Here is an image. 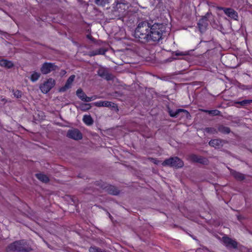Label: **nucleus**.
<instances>
[{
  "label": "nucleus",
  "mask_w": 252,
  "mask_h": 252,
  "mask_svg": "<svg viewBox=\"0 0 252 252\" xmlns=\"http://www.w3.org/2000/svg\"><path fill=\"white\" fill-rule=\"evenodd\" d=\"M166 32V27L163 24H152L147 21H142L138 24L134 35L135 39L141 43L150 41L158 42L163 38Z\"/></svg>",
  "instance_id": "1"
},
{
  "label": "nucleus",
  "mask_w": 252,
  "mask_h": 252,
  "mask_svg": "<svg viewBox=\"0 0 252 252\" xmlns=\"http://www.w3.org/2000/svg\"><path fill=\"white\" fill-rule=\"evenodd\" d=\"M128 7L124 3H117L110 14V17L112 19L123 20L127 14Z\"/></svg>",
  "instance_id": "2"
},
{
  "label": "nucleus",
  "mask_w": 252,
  "mask_h": 252,
  "mask_svg": "<svg viewBox=\"0 0 252 252\" xmlns=\"http://www.w3.org/2000/svg\"><path fill=\"white\" fill-rule=\"evenodd\" d=\"M32 248L24 240L15 241L9 245L6 248L7 252H30Z\"/></svg>",
  "instance_id": "3"
},
{
  "label": "nucleus",
  "mask_w": 252,
  "mask_h": 252,
  "mask_svg": "<svg viewBox=\"0 0 252 252\" xmlns=\"http://www.w3.org/2000/svg\"><path fill=\"white\" fill-rule=\"evenodd\" d=\"M162 165L164 166H170L175 168H181L184 165L183 162L177 157H171L165 159L162 163Z\"/></svg>",
  "instance_id": "4"
},
{
  "label": "nucleus",
  "mask_w": 252,
  "mask_h": 252,
  "mask_svg": "<svg viewBox=\"0 0 252 252\" xmlns=\"http://www.w3.org/2000/svg\"><path fill=\"white\" fill-rule=\"evenodd\" d=\"M211 15V13H207L205 16H203L201 19L199 20L197 23L198 28L201 33L205 32L208 27V18Z\"/></svg>",
  "instance_id": "5"
},
{
  "label": "nucleus",
  "mask_w": 252,
  "mask_h": 252,
  "mask_svg": "<svg viewBox=\"0 0 252 252\" xmlns=\"http://www.w3.org/2000/svg\"><path fill=\"white\" fill-rule=\"evenodd\" d=\"M97 72L99 76L107 81L112 80L114 79V76L109 73L108 69L102 66H99Z\"/></svg>",
  "instance_id": "6"
},
{
  "label": "nucleus",
  "mask_w": 252,
  "mask_h": 252,
  "mask_svg": "<svg viewBox=\"0 0 252 252\" xmlns=\"http://www.w3.org/2000/svg\"><path fill=\"white\" fill-rule=\"evenodd\" d=\"M58 69V66L52 63H44L41 67L40 71L43 74L49 73L52 71H55Z\"/></svg>",
  "instance_id": "7"
},
{
  "label": "nucleus",
  "mask_w": 252,
  "mask_h": 252,
  "mask_svg": "<svg viewBox=\"0 0 252 252\" xmlns=\"http://www.w3.org/2000/svg\"><path fill=\"white\" fill-rule=\"evenodd\" d=\"M55 85V81L52 78H49L40 86L41 92L44 94L49 92Z\"/></svg>",
  "instance_id": "8"
},
{
  "label": "nucleus",
  "mask_w": 252,
  "mask_h": 252,
  "mask_svg": "<svg viewBox=\"0 0 252 252\" xmlns=\"http://www.w3.org/2000/svg\"><path fill=\"white\" fill-rule=\"evenodd\" d=\"M67 137L74 140H80L82 138L81 132L76 128H73L68 130L66 134Z\"/></svg>",
  "instance_id": "9"
},
{
  "label": "nucleus",
  "mask_w": 252,
  "mask_h": 252,
  "mask_svg": "<svg viewBox=\"0 0 252 252\" xmlns=\"http://www.w3.org/2000/svg\"><path fill=\"white\" fill-rule=\"evenodd\" d=\"M222 241L225 246L229 249H237L238 243L235 240L227 236H223L222 238Z\"/></svg>",
  "instance_id": "10"
},
{
  "label": "nucleus",
  "mask_w": 252,
  "mask_h": 252,
  "mask_svg": "<svg viewBox=\"0 0 252 252\" xmlns=\"http://www.w3.org/2000/svg\"><path fill=\"white\" fill-rule=\"evenodd\" d=\"M189 158L192 161L195 162L199 163L204 165L208 164V161L207 158L195 154H191L189 155Z\"/></svg>",
  "instance_id": "11"
},
{
  "label": "nucleus",
  "mask_w": 252,
  "mask_h": 252,
  "mask_svg": "<svg viewBox=\"0 0 252 252\" xmlns=\"http://www.w3.org/2000/svg\"><path fill=\"white\" fill-rule=\"evenodd\" d=\"M94 105L95 106L97 107H110V108H113L115 109H117L118 110V109L117 108V106L114 103L110 101H100L98 102H96L94 103Z\"/></svg>",
  "instance_id": "12"
},
{
  "label": "nucleus",
  "mask_w": 252,
  "mask_h": 252,
  "mask_svg": "<svg viewBox=\"0 0 252 252\" xmlns=\"http://www.w3.org/2000/svg\"><path fill=\"white\" fill-rule=\"evenodd\" d=\"M75 76L74 75H71L67 80L65 85L61 88L59 91L61 92H65L67 90L70 88L72 82L74 81Z\"/></svg>",
  "instance_id": "13"
},
{
  "label": "nucleus",
  "mask_w": 252,
  "mask_h": 252,
  "mask_svg": "<svg viewBox=\"0 0 252 252\" xmlns=\"http://www.w3.org/2000/svg\"><path fill=\"white\" fill-rule=\"evenodd\" d=\"M168 112L170 116L172 117L176 118L179 116L181 113H182L184 115L186 116L187 118L189 116V114L188 111L182 109H177L175 111H174L172 110H169Z\"/></svg>",
  "instance_id": "14"
},
{
  "label": "nucleus",
  "mask_w": 252,
  "mask_h": 252,
  "mask_svg": "<svg viewBox=\"0 0 252 252\" xmlns=\"http://www.w3.org/2000/svg\"><path fill=\"white\" fill-rule=\"evenodd\" d=\"M224 143L225 142L224 140L217 139L211 140L209 142V144L210 146L214 147L215 148L219 149L222 147Z\"/></svg>",
  "instance_id": "15"
},
{
  "label": "nucleus",
  "mask_w": 252,
  "mask_h": 252,
  "mask_svg": "<svg viewBox=\"0 0 252 252\" xmlns=\"http://www.w3.org/2000/svg\"><path fill=\"white\" fill-rule=\"evenodd\" d=\"M223 11L224 13L226 15H227L228 17L234 20H237L238 18L237 12L233 9L228 8H224Z\"/></svg>",
  "instance_id": "16"
},
{
  "label": "nucleus",
  "mask_w": 252,
  "mask_h": 252,
  "mask_svg": "<svg viewBox=\"0 0 252 252\" xmlns=\"http://www.w3.org/2000/svg\"><path fill=\"white\" fill-rule=\"evenodd\" d=\"M229 169L230 171L231 175L237 181H242L245 179V175L233 169Z\"/></svg>",
  "instance_id": "17"
},
{
  "label": "nucleus",
  "mask_w": 252,
  "mask_h": 252,
  "mask_svg": "<svg viewBox=\"0 0 252 252\" xmlns=\"http://www.w3.org/2000/svg\"><path fill=\"white\" fill-rule=\"evenodd\" d=\"M104 188L106 189L107 192L110 194L116 195L120 192L119 190L116 187L111 185L107 186Z\"/></svg>",
  "instance_id": "18"
},
{
  "label": "nucleus",
  "mask_w": 252,
  "mask_h": 252,
  "mask_svg": "<svg viewBox=\"0 0 252 252\" xmlns=\"http://www.w3.org/2000/svg\"><path fill=\"white\" fill-rule=\"evenodd\" d=\"M106 52V50L104 48H101L98 49L90 51L89 53V55L90 57L94 56L97 55H104L105 52Z\"/></svg>",
  "instance_id": "19"
},
{
  "label": "nucleus",
  "mask_w": 252,
  "mask_h": 252,
  "mask_svg": "<svg viewBox=\"0 0 252 252\" xmlns=\"http://www.w3.org/2000/svg\"><path fill=\"white\" fill-rule=\"evenodd\" d=\"M0 65L1 66L5 67L7 68H10L14 65L12 62L4 59L0 61Z\"/></svg>",
  "instance_id": "20"
},
{
  "label": "nucleus",
  "mask_w": 252,
  "mask_h": 252,
  "mask_svg": "<svg viewBox=\"0 0 252 252\" xmlns=\"http://www.w3.org/2000/svg\"><path fill=\"white\" fill-rule=\"evenodd\" d=\"M218 131L224 134H228L231 131L229 127L223 125H219L218 127Z\"/></svg>",
  "instance_id": "21"
},
{
  "label": "nucleus",
  "mask_w": 252,
  "mask_h": 252,
  "mask_svg": "<svg viewBox=\"0 0 252 252\" xmlns=\"http://www.w3.org/2000/svg\"><path fill=\"white\" fill-rule=\"evenodd\" d=\"M35 176L38 180L42 182L47 183L49 181L48 177L46 175L42 173H37L35 174Z\"/></svg>",
  "instance_id": "22"
},
{
  "label": "nucleus",
  "mask_w": 252,
  "mask_h": 252,
  "mask_svg": "<svg viewBox=\"0 0 252 252\" xmlns=\"http://www.w3.org/2000/svg\"><path fill=\"white\" fill-rule=\"evenodd\" d=\"M83 120L84 122L88 126L92 125L94 122V121L90 115L84 116Z\"/></svg>",
  "instance_id": "23"
},
{
  "label": "nucleus",
  "mask_w": 252,
  "mask_h": 252,
  "mask_svg": "<svg viewBox=\"0 0 252 252\" xmlns=\"http://www.w3.org/2000/svg\"><path fill=\"white\" fill-rule=\"evenodd\" d=\"M202 111L213 116H219L220 114V112L217 109L213 110H202Z\"/></svg>",
  "instance_id": "24"
},
{
  "label": "nucleus",
  "mask_w": 252,
  "mask_h": 252,
  "mask_svg": "<svg viewBox=\"0 0 252 252\" xmlns=\"http://www.w3.org/2000/svg\"><path fill=\"white\" fill-rule=\"evenodd\" d=\"M76 95L82 101L83 100V99H84L86 95L85 93L83 92V90L81 88L78 89L76 91Z\"/></svg>",
  "instance_id": "25"
},
{
  "label": "nucleus",
  "mask_w": 252,
  "mask_h": 252,
  "mask_svg": "<svg viewBox=\"0 0 252 252\" xmlns=\"http://www.w3.org/2000/svg\"><path fill=\"white\" fill-rule=\"evenodd\" d=\"M252 102V100L251 99H245L241 101H236L235 102V104H240L241 106H247L248 104H250Z\"/></svg>",
  "instance_id": "26"
},
{
  "label": "nucleus",
  "mask_w": 252,
  "mask_h": 252,
  "mask_svg": "<svg viewBox=\"0 0 252 252\" xmlns=\"http://www.w3.org/2000/svg\"><path fill=\"white\" fill-rule=\"evenodd\" d=\"M40 74L37 72H33L31 77V80L32 82L37 81L40 77Z\"/></svg>",
  "instance_id": "27"
},
{
  "label": "nucleus",
  "mask_w": 252,
  "mask_h": 252,
  "mask_svg": "<svg viewBox=\"0 0 252 252\" xmlns=\"http://www.w3.org/2000/svg\"><path fill=\"white\" fill-rule=\"evenodd\" d=\"M109 0H95L94 2L98 6H104L106 4L109 3Z\"/></svg>",
  "instance_id": "28"
},
{
  "label": "nucleus",
  "mask_w": 252,
  "mask_h": 252,
  "mask_svg": "<svg viewBox=\"0 0 252 252\" xmlns=\"http://www.w3.org/2000/svg\"><path fill=\"white\" fill-rule=\"evenodd\" d=\"M205 131L212 134H215L218 132V130L214 127H206L205 129Z\"/></svg>",
  "instance_id": "29"
},
{
  "label": "nucleus",
  "mask_w": 252,
  "mask_h": 252,
  "mask_svg": "<svg viewBox=\"0 0 252 252\" xmlns=\"http://www.w3.org/2000/svg\"><path fill=\"white\" fill-rule=\"evenodd\" d=\"M90 252H105V251H102L101 249L94 246L91 247L89 249Z\"/></svg>",
  "instance_id": "30"
},
{
  "label": "nucleus",
  "mask_w": 252,
  "mask_h": 252,
  "mask_svg": "<svg viewBox=\"0 0 252 252\" xmlns=\"http://www.w3.org/2000/svg\"><path fill=\"white\" fill-rule=\"evenodd\" d=\"M81 109L83 111L89 110L91 108L90 104H82L80 106Z\"/></svg>",
  "instance_id": "31"
},
{
  "label": "nucleus",
  "mask_w": 252,
  "mask_h": 252,
  "mask_svg": "<svg viewBox=\"0 0 252 252\" xmlns=\"http://www.w3.org/2000/svg\"><path fill=\"white\" fill-rule=\"evenodd\" d=\"M173 54H175L176 56H186L188 54L187 52H180L179 51H177L173 53Z\"/></svg>",
  "instance_id": "32"
},
{
  "label": "nucleus",
  "mask_w": 252,
  "mask_h": 252,
  "mask_svg": "<svg viewBox=\"0 0 252 252\" xmlns=\"http://www.w3.org/2000/svg\"><path fill=\"white\" fill-rule=\"evenodd\" d=\"M13 94L17 98H20L22 95V92L19 90H16L14 92Z\"/></svg>",
  "instance_id": "33"
},
{
  "label": "nucleus",
  "mask_w": 252,
  "mask_h": 252,
  "mask_svg": "<svg viewBox=\"0 0 252 252\" xmlns=\"http://www.w3.org/2000/svg\"><path fill=\"white\" fill-rule=\"evenodd\" d=\"M149 159L151 161H152V162L156 164H158L160 162L159 160H158L156 158H150Z\"/></svg>",
  "instance_id": "34"
},
{
  "label": "nucleus",
  "mask_w": 252,
  "mask_h": 252,
  "mask_svg": "<svg viewBox=\"0 0 252 252\" xmlns=\"http://www.w3.org/2000/svg\"><path fill=\"white\" fill-rule=\"evenodd\" d=\"M92 98L90 97H88L87 95H86V97L84 98L83 101L85 102H90L92 101Z\"/></svg>",
  "instance_id": "35"
},
{
  "label": "nucleus",
  "mask_w": 252,
  "mask_h": 252,
  "mask_svg": "<svg viewBox=\"0 0 252 252\" xmlns=\"http://www.w3.org/2000/svg\"><path fill=\"white\" fill-rule=\"evenodd\" d=\"M90 97L92 98V100H94L95 99H96L97 97H96V95H94V96H93L92 97Z\"/></svg>",
  "instance_id": "36"
},
{
  "label": "nucleus",
  "mask_w": 252,
  "mask_h": 252,
  "mask_svg": "<svg viewBox=\"0 0 252 252\" xmlns=\"http://www.w3.org/2000/svg\"><path fill=\"white\" fill-rule=\"evenodd\" d=\"M1 101H2V104H4L6 102L5 98H1Z\"/></svg>",
  "instance_id": "37"
},
{
  "label": "nucleus",
  "mask_w": 252,
  "mask_h": 252,
  "mask_svg": "<svg viewBox=\"0 0 252 252\" xmlns=\"http://www.w3.org/2000/svg\"><path fill=\"white\" fill-rule=\"evenodd\" d=\"M176 59H177L176 58H171V59H168L167 60L168 62H171L173 60H176Z\"/></svg>",
  "instance_id": "38"
},
{
  "label": "nucleus",
  "mask_w": 252,
  "mask_h": 252,
  "mask_svg": "<svg viewBox=\"0 0 252 252\" xmlns=\"http://www.w3.org/2000/svg\"><path fill=\"white\" fill-rule=\"evenodd\" d=\"M107 214H108V216H109V218H110L111 220H112V216L110 215V214L108 212H107Z\"/></svg>",
  "instance_id": "39"
}]
</instances>
